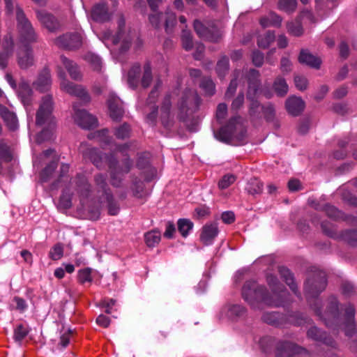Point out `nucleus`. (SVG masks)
I'll return each instance as SVG.
<instances>
[{
  "mask_svg": "<svg viewBox=\"0 0 357 357\" xmlns=\"http://www.w3.org/2000/svg\"><path fill=\"white\" fill-rule=\"evenodd\" d=\"M326 273L315 269L309 273L305 282L304 291L311 307L315 314L324 321L326 325L328 327L337 326L341 324V319L337 298L334 296L328 298V303L324 315L320 311L321 303L319 300L316 299L326 289Z\"/></svg>",
  "mask_w": 357,
  "mask_h": 357,
  "instance_id": "f257e3e1",
  "label": "nucleus"
},
{
  "mask_svg": "<svg viewBox=\"0 0 357 357\" xmlns=\"http://www.w3.org/2000/svg\"><path fill=\"white\" fill-rule=\"evenodd\" d=\"M242 296L254 310H261L262 303L271 307L282 305V300H273L270 297L266 287L259 285L255 281H247L244 284L242 288Z\"/></svg>",
  "mask_w": 357,
  "mask_h": 357,
  "instance_id": "f03ea898",
  "label": "nucleus"
},
{
  "mask_svg": "<svg viewBox=\"0 0 357 357\" xmlns=\"http://www.w3.org/2000/svg\"><path fill=\"white\" fill-rule=\"evenodd\" d=\"M214 134L215 138L220 142L230 144L233 139L243 140L246 134V129L241 122V118L237 116L230 119L226 126Z\"/></svg>",
  "mask_w": 357,
  "mask_h": 357,
  "instance_id": "7ed1b4c3",
  "label": "nucleus"
},
{
  "mask_svg": "<svg viewBox=\"0 0 357 357\" xmlns=\"http://www.w3.org/2000/svg\"><path fill=\"white\" fill-rule=\"evenodd\" d=\"M111 184L116 188L121 186L124 174H128L132 167V161L128 156L122 160V165H119L117 158L110 154L107 157Z\"/></svg>",
  "mask_w": 357,
  "mask_h": 357,
  "instance_id": "20e7f679",
  "label": "nucleus"
},
{
  "mask_svg": "<svg viewBox=\"0 0 357 357\" xmlns=\"http://www.w3.org/2000/svg\"><path fill=\"white\" fill-rule=\"evenodd\" d=\"M201 101L200 97L195 90L185 89L178 102V119L185 120L188 116H192L197 112Z\"/></svg>",
  "mask_w": 357,
  "mask_h": 357,
  "instance_id": "39448f33",
  "label": "nucleus"
},
{
  "mask_svg": "<svg viewBox=\"0 0 357 357\" xmlns=\"http://www.w3.org/2000/svg\"><path fill=\"white\" fill-rule=\"evenodd\" d=\"M16 20L21 45H29L30 43L36 42L37 34L31 22L26 17L22 9L18 6L16 8Z\"/></svg>",
  "mask_w": 357,
  "mask_h": 357,
  "instance_id": "423d86ee",
  "label": "nucleus"
},
{
  "mask_svg": "<svg viewBox=\"0 0 357 357\" xmlns=\"http://www.w3.org/2000/svg\"><path fill=\"white\" fill-rule=\"evenodd\" d=\"M118 24L119 30L116 36L112 37V43L114 45L121 43L119 53L123 54L130 49L132 40L137 38V34L135 30H125V20L123 17L119 18Z\"/></svg>",
  "mask_w": 357,
  "mask_h": 357,
  "instance_id": "0eeeda50",
  "label": "nucleus"
},
{
  "mask_svg": "<svg viewBox=\"0 0 357 357\" xmlns=\"http://www.w3.org/2000/svg\"><path fill=\"white\" fill-rule=\"evenodd\" d=\"M276 357H310V353L305 348L288 341H280L275 349Z\"/></svg>",
  "mask_w": 357,
  "mask_h": 357,
  "instance_id": "6e6552de",
  "label": "nucleus"
},
{
  "mask_svg": "<svg viewBox=\"0 0 357 357\" xmlns=\"http://www.w3.org/2000/svg\"><path fill=\"white\" fill-rule=\"evenodd\" d=\"M53 109V102L51 96L47 95L43 98L42 102L36 112V123L37 126H43L47 123L50 127L54 126L52 116Z\"/></svg>",
  "mask_w": 357,
  "mask_h": 357,
  "instance_id": "1a4fd4ad",
  "label": "nucleus"
},
{
  "mask_svg": "<svg viewBox=\"0 0 357 357\" xmlns=\"http://www.w3.org/2000/svg\"><path fill=\"white\" fill-rule=\"evenodd\" d=\"M195 31L199 37L213 43H218L222 36V31L215 26L207 27L200 20L193 23Z\"/></svg>",
  "mask_w": 357,
  "mask_h": 357,
  "instance_id": "9d476101",
  "label": "nucleus"
},
{
  "mask_svg": "<svg viewBox=\"0 0 357 357\" xmlns=\"http://www.w3.org/2000/svg\"><path fill=\"white\" fill-rule=\"evenodd\" d=\"M316 210L324 211L326 215L334 220L347 221L350 224H357V218L353 215H347L342 211H340L335 206L326 204L324 205H317L315 206Z\"/></svg>",
  "mask_w": 357,
  "mask_h": 357,
  "instance_id": "9b49d317",
  "label": "nucleus"
},
{
  "mask_svg": "<svg viewBox=\"0 0 357 357\" xmlns=\"http://www.w3.org/2000/svg\"><path fill=\"white\" fill-rule=\"evenodd\" d=\"M54 43L61 48L75 50L82 46V37L77 33H68L56 38Z\"/></svg>",
  "mask_w": 357,
  "mask_h": 357,
  "instance_id": "f8f14e48",
  "label": "nucleus"
},
{
  "mask_svg": "<svg viewBox=\"0 0 357 357\" xmlns=\"http://www.w3.org/2000/svg\"><path fill=\"white\" fill-rule=\"evenodd\" d=\"M75 110L74 119L75 123L84 129H93L98 126L97 119L89 114L84 109H77L75 105H73Z\"/></svg>",
  "mask_w": 357,
  "mask_h": 357,
  "instance_id": "ddd939ff",
  "label": "nucleus"
},
{
  "mask_svg": "<svg viewBox=\"0 0 357 357\" xmlns=\"http://www.w3.org/2000/svg\"><path fill=\"white\" fill-rule=\"evenodd\" d=\"M71 185L77 193L82 202L88 198L91 192V185L84 175L77 174L71 182Z\"/></svg>",
  "mask_w": 357,
  "mask_h": 357,
  "instance_id": "4468645a",
  "label": "nucleus"
},
{
  "mask_svg": "<svg viewBox=\"0 0 357 357\" xmlns=\"http://www.w3.org/2000/svg\"><path fill=\"white\" fill-rule=\"evenodd\" d=\"M61 88L70 95L78 97L84 102H89L91 100L89 93L81 85L68 81H63L61 83Z\"/></svg>",
  "mask_w": 357,
  "mask_h": 357,
  "instance_id": "2eb2a0df",
  "label": "nucleus"
},
{
  "mask_svg": "<svg viewBox=\"0 0 357 357\" xmlns=\"http://www.w3.org/2000/svg\"><path fill=\"white\" fill-rule=\"evenodd\" d=\"M100 208L105 209L109 215H117L120 211V204L115 199L112 192L98 199Z\"/></svg>",
  "mask_w": 357,
  "mask_h": 357,
  "instance_id": "dca6fc26",
  "label": "nucleus"
},
{
  "mask_svg": "<svg viewBox=\"0 0 357 357\" xmlns=\"http://www.w3.org/2000/svg\"><path fill=\"white\" fill-rule=\"evenodd\" d=\"M266 281L273 291V295L270 296V297L275 301L282 300L283 305L284 303V298L288 294L285 290V287L279 282L275 276L271 274L267 275Z\"/></svg>",
  "mask_w": 357,
  "mask_h": 357,
  "instance_id": "f3484780",
  "label": "nucleus"
},
{
  "mask_svg": "<svg viewBox=\"0 0 357 357\" xmlns=\"http://www.w3.org/2000/svg\"><path fill=\"white\" fill-rule=\"evenodd\" d=\"M3 51L0 52V67L6 68L8 65V59L13 54L14 42L10 33L6 34L2 42Z\"/></svg>",
  "mask_w": 357,
  "mask_h": 357,
  "instance_id": "a211bd4d",
  "label": "nucleus"
},
{
  "mask_svg": "<svg viewBox=\"0 0 357 357\" xmlns=\"http://www.w3.org/2000/svg\"><path fill=\"white\" fill-rule=\"evenodd\" d=\"M354 316L355 308L354 305L349 304L344 310V325L345 326V334L350 337H353L356 333Z\"/></svg>",
  "mask_w": 357,
  "mask_h": 357,
  "instance_id": "6ab92c4d",
  "label": "nucleus"
},
{
  "mask_svg": "<svg viewBox=\"0 0 357 357\" xmlns=\"http://www.w3.org/2000/svg\"><path fill=\"white\" fill-rule=\"evenodd\" d=\"M17 63L22 69H27L33 64L32 49L29 45H20L19 47Z\"/></svg>",
  "mask_w": 357,
  "mask_h": 357,
  "instance_id": "aec40b11",
  "label": "nucleus"
},
{
  "mask_svg": "<svg viewBox=\"0 0 357 357\" xmlns=\"http://www.w3.org/2000/svg\"><path fill=\"white\" fill-rule=\"evenodd\" d=\"M83 158L91 161L97 168L104 167L103 153L93 147H82Z\"/></svg>",
  "mask_w": 357,
  "mask_h": 357,
  "instance_id": "412c9836",
  "label": "nucleus"
},
{
  "mask_svg": "<svg viewBox=\"0 0 357 357\" xmlns=\"http://www.w3.org/2000/svg\"><path fill=\"white\" fill-rule=\"evenodd\" d=\"M36 17L40 22L50 31H56L60 28V23L52 15L45 10H37Z\"/></svg>",
  "mask_w": 357,
  "mask_h": 357,
  "instance_id": "4be33fe9",
  "label": "nucleus"
},
{
  "mask_svg": "<svg viewBox=\"0 0 357 357\" xmlns=\"http://www.w3.org/2000/svg\"><path fill=\"white\" fill-rule=\"evenodd\" d=\"M259 71L251 68L249 70L247 75V79L248 83V90L247 93V98H251V96H255L259 91L261 86Z\"/></svg>",
  "mask_w": 357,
  "mask_h": 357,
  "instance_id": "5701e85b",
  "label": "nucleus"
},
{
  "mask_svg": "<svg viewBox=\"0 0 357 357\" xmlns=\"http://www.w3.org/2000/svg\"><path fill=\"white\" fill-rule=\"evenodd\" d=\"M107 103L110 117L114 121H120L124 113L120 99L116 96L110 94L107 100Z\"/></svg>",
  "mask_w": 357,
  "mask_h": 357,
  "instance_id": "b1692460",
  "label": "nucleus"
},
{
  "mask_svg": "<svg viewBox=\"0 0 357 357\" xmlns=\"http://www.w3.org/2000/svg\"><path fill=\"white\" fill-rule=\"evenodd\" d=\"M307 335L309 338L314 341L323 342L327 346L335 347V342L333 339L328 336L325 332L321 331L316 326L311 327L307 332Z\"/></svg>",
  "mask_w": 357,
  "mask_h": 357,
  "instance_id": "393cba45",
  "label": "nucleus"
},
{
  "mask_svg": "<svg viewBox=\"0 0 357 357\" xmlns=\"http://www.w3.org/2000/svg\"><path fill=\"white\" fill-rule=\"evenodd\" d=\"M93 181L95 183V190L96 192L97 199L100 197H104L112 191L107 182V176L103 174H97L93 176Z\"/></svg>",
  "mask_w": 357,
  "mask_h": 357,
  "instance_id": "a878e982",
  "label": "nucleus"
},
{
  "mask_svg": "<svg viewBox=\"0 0 357 357\" xmlns=\"http://www.w3.org/2000/svg\"><path fill=\"white\" fill-rule=\"evenodd\" d=\"M218 234V228L216 223L206 224L202 227L200 234V241L205 245L212 243Z\"/></svg>",
  "mask_w": 357,
  "mask_h": 357,
  "instance_id": "bb28decb",
  "label": "nucleus"
},
{
  "mask_svg": "<svg viewBox=\"0 0 357 357\" xmlns=\"http://www.w3.org/2000/svg\"><path fill=\"white\" fill-rule=\"evenodd\" d=\"M52 84V79L50 70L47 68H43L39 73L36 81L33 83L36 90L40 92L48 91Z\"/></svg>",
  "mask_w": 357,
  "mask_h": 357,
  "instance_id": "cd10ccee",
  "label": "nucleus"
},
{
  "mask_svg": "<svg viewBox=\"0 0 357 357\" xmlns=\"http://www.w3.org/2000/svg\"><path fill=\"white\" fill-rule=\"evenodd\" d=\"M285 107L289 114L298 116L305 108V102L301 98L290 97L285 102Z\"/></svg>",
  "mask_w": 357,
  "mask_h": 357,
  "instance_id": "c85d7f7f",
  "label": "nucleus"
},
{
  "mask_svg": "<svg viewBox=\"0 0 357 357\" xmlns=\"http://www.w3.org/2000/svg\"><path fill=\"white\" fill-rule=\"evenodd\" d=\"M0 116L9 130H15L17 128L18 120L15 114L3 105H0Z\"/></svg>",
  "mask_w": 357,
  "mask_h": 357,
  "instance_id": "c756f323",
  "label": "nucleus"
},
{
  "mask_svg": "<svg viewBox=\"0 0 357 357\" xmlns=\"http://www.w3.org/2000/svg\"><path fill=\"white\" fill-rule=\"evenodd\" d=\"M298 61L315 69H319L321 64V59L312 54L307 50H301Z\"/></svg>",
  "mask_w": 357,
  "mask_h": 357,
  "instance_id": "7c9ffc66",
  "label": "nucleus"
},
{
  "mask_svg": "<svg viewBox=\"0 0 357 357\" xmlns=\"http://www.w3.org/2000/svg\"><path fill=\"white\" fill-rule=\"evenodd\" d=\"M279 273L282 279L289 287L291 290L298 297L301 296V293L298 291V286L294 282V277L292 273L286 267H279Z\"/></svg>",
  "mask_w": 357,
  "mask_h": 357,
  "instance_id": "2f4dec72",
  "label": "nucleus"
},
{
  "mask_svg": "<svg viewBox=\"0 0 357 357\" xmlns=\"http://www.w3.org/2000/svg\"><path fill=\"white\" fill-rule=\"evenodd\" d=\"M61 61L68 70L70 77L75 80H79L82 77L79 67L73 61L68 59L63 55L60 56Z\"/></svg>",
  "mask_w": 357,
  "mask_h": 357,
  "instance_id": "473e14b6",
  "label": "nucleus"
},
{
  "mask_svg": "<svg viewBox=\"0 0 357 357\" xmlns=\"http://www.w3.org/2000/svg\"><path fill=\"white\" fill-rule=\"evenodd\" d=\"M91 18L98 22H103L109 20L107 7L105 4H98L91 10Z\"/></svg>",
  "mask_w": 357,
  "mask_h": 357,
  "instance_id": "72a5a7b5",
  "label": "nucleus"
},
{
  "mask_svg": "<svg viewBox=\"0 0 357 357\" xmlns=\"http://www.w3.org/2000/svg\"><path fill=\"white\" fill-rule=\"evenodd\" d=\"M282 21V19L280 16L274 12H270L267 15L263 16L260 18L259 23L264 28L268 26L280 27Z\"/></svg>",
  "mask_w": 357,
  "mask_h": 357,
  "instance_id": "f704fd0d",
  "label": "nucleus"
},
{
  "mask_svg": "<svg viewBox=\"0 0 357 357\" xmlns=\"http://www.w3.org/2000/svg\"><path fill=\"white\" fill-rule=\"evenodd\" d=\"M140 73L141 66L139 63L132 65L128 73V84L134 89L138 86Z\"/></svg>",
  "mask_w": 357,
  "mask_h": 357,
  "instance_id": "c9c22d12",
  "label": "nucleus"
},
{
  "mask_svg": "<svg viewBox=\"0 0 357 357\" xmlns=\"http://www.w3.org/2000/svg\"><path fill=\"white\" fill-rule=\"evenodd\" d=\"M229 70V57L223 55L218 61L215 66V72L220 79H224Z\"/></svg>",
  "mask_w": 357,
  "mask_h": 357,
  "instance_id": "e433bc0d",
  "label": "nucleus"
},
{
  "mask_svg": "<svg viewBox=\"0 0 357 357\" xmlns=\"http://www.w3.org/2000/svg\"><path fill=\"white\" fill-rule=\"evenodd\" d=\"M130 178L132 181L130 189L133 196L137 198L143 197L146 195L144 182L140 178L133 175H132Z\"/></svg>",
  "mask_w": 357,
  "mask_h": 357,
  "instance_id": "4c0bfd02",
  "label": "nucleus"
},
{
  "mask_svg": "<svg viewBox=\"0 0 357 357\" xmlns=\"http://www.w3.org/2000/svg\"><path fill=\"white\" fill-rule=\"evenodd\" d=\"M144 238L149 248H154L159 244L161 240V233L158 229H153L146 232Z\"/></svg>",
  "mask_w": 357,
  "mask_h": 357,
  "instance_id": "58836bf2",
  "label": "nucleus"
},
{
  "mask_svg": "<svg viewBox=\"0 0 357 357\" xmlns=\"http://www.w3.org/2000/svg\"><path fill=\"white\" fill-rule=\"evenodd\" d=\"M261 320L269 325L278 326L283 323L284 317L279 312H265L261 317Z\"/></svg>",
  "mask_w": 357,
  "mask_h": 357,
  "instance_id": "ea45409f",
  "label": "nucleus"
},
{
  "mask_svg": "<svg viewBox=\"0 0 357 357\" xmlns=\"http://www.w3.org/2000/svg\"><path fill=\"white\" fill-rule=\"evenodd\" d=\"M32 90L28 83L21 82L19 86L18 93L24 105H29L31 102Z\"/></svg>",
  "mask_w": 357,
  "mask_h": 357,
  "instance_id": "a19ab883",
  "label": "nucleus"
},
{
  "mask_svg": "<svg viewBox=\"0 0 357 357\" xmlns=\"http://www.w3.org/2000/svg\"><path fill=\"white\" fill-rule=\"evenodd\" d=\"M321 227L323 233L327 236L335 240L340 239L341 231L338 232L336 227L333 223L328 221H324L321 222Z\"/></svg>",
  "mask_w": 357,
  "mask_h": 357,
  "instance_id": "79ce46f5",
  "label": "nucleus"
},
{
  "mask_svg": "<svg viewBox=\"0 0 357 357\" xmlns=\"http://www.w3.org/2000/svg\"><path fill=\"white\" fill-rule=\"evenodd\" d=\"M255 96H251V98H248L250 103L249 105V115L252 120H257L261 118V105L259 102L255 99Z\"/></svg>",
  "mask_w": 357,
  "mask_h": 357,
  "instance_id": "37998d69",
  "label": "nucleus"
},
{
  "mask_svg": "<svg viewBox=\"0 0 357 357\" xmlns=\"http://www.w3.org/2000/svg\"><path fill=\"white\" fill-rule=\"evenodd\" d=\"M275 35L274 31H268L264 35L257 37V45L259 47L266 49L275 40Z\"/></svg>",
  "mask_w": 357,
  "mask_h": 357,
  "instance_id": "c03bdc74",
  "label": "nucleus"
},
{
  "mask_svg": "<svg viewBox=\"0 0 357 357\" xmlns=\"http://www.w3.org/2000/svg\"><path fill=\"white\" fill-rule=\"evenodd\" d=\"M341 241H344L352 246L357 245V230L346 229L341 231Z\"/></svg>",
  "mask_w": 357,
  "mask_h": 357,
  "instance_id": "a18cd8bd",
  "label": "nucleus"
},
{
  "mask_svg": "<svg viewBox=\"0 0 357 357\" xmlns=\"http://www.w3.org/2000/svg\"><path fill=\"white\" fill-rule=\"evenodd\" d=\"M165 29L167 34L173 32L174 27L176 24V14L169 10L165 12Z\"/></svg>",
  "mask_w": 357,
  "mask_h": 357,
  "instance_id": "49530a36",
  "label": "nucleus"
},
{
  "mask_svg": "<svg viewBox=\"0 0 357 357\" xmlns=\"http://www.w3.org/2000/svg\"><path fill=\"white\" fill-rule=\"evenodd\" d=\"M273 89L279 96H284L288 91V85L284 78L278 77L273 83Z\"/></svg>",
  "mask_w": 357,
  "mask_h": 357,
  "instance_id": "de8ad7c7",
  "label": "nucleus"
},
{
  "mask_svg": "<svg viewBox=\"0 0 357 357\" xmlns=\"http://www.w3.org/2000/svg\"><path fill=\"white\" fill-rule=\"evenodd\" d=\"M161 86L162 81L160 79H158L146 98V105L147 106L152 104L155 105L159 96V89Z\"/></svg>",
  "mask_w": 357,
  "mask_h": 357,
  "instance_id": "09e8293b",
  "label": "nucleus"
},
{
  "mask_svg": "<svg viewBox=\"0 0 357 357\" xmlns=\"http://www.w3.org/2000/svg\"><path fill=\"white\" fill-rule=\"evenodd\" d=\"M181 44L183 48L186 51H190L193 47L192 35L189 30L183 29L181 36Z\"/></svg>",
  "mask_w": 357,
  "mask_h": 357,
  "instance_id": "8fccbe9b",
  "label": "nucleus"
},
{
  "mask_svg": "<svg viewBox=\"0 0 357 357\" xmlns=\"http://www.w3.org/2000/svg\"><path fill=\"white\" fill-rule=\"evenodd\" d=\"M153 80L151 68L149 63L144 64L143 75L141 79V85L144 89L148 88Z\"/></svg>",
  "mask_w": 357,
  "mask_h": 357,
  "instance_id": "3c124183",
  "label": "nucleus"
},
{
  "mask_svg": "<svg viewBox=\"0 0 357 357\" xmlns=\"http://www.w3.org/2000/svg\"><path fill=\"white\" fill-rule=\"evenodd\" d=\"M199 86L204 91L206 95L211 96L215 92V85L210 77H203Z\"/></svg>",
  "mask_w": 357,
  "mask_h": 357,
  "instance_id": "603ef678",
  "label": "nucleus"
},
{
  "mask_svg": "<svg viewBox=\"0 0 357 357\" xmlns=\"http://www.w3.org/2000/svg\"><path fill=\"white\" fill-rule=\"evenodd\" d=\"M178 230L183 237L188 235L189 231L193 227V223L188 219H179L177 222Z\"/></svg>",
  "mask_w": 357,
  "mask_h": 357,
  "instance_id": "864d4df0",
  "label": "nucleus"
},
{
  "mask_svg": "<svg viewBox=\"0 0 357 357\" xmlns=\"http://www.w3.org/2000/svg\"><path fill=\"white\" fill-rule=\"evenodd\" d=\"M57 167V161L51 162L40 173L41 182L48 181Z\"/></svg>",
  "mask_w": 357,
  "mask_h": 357,
  "instance_id": "5fc2aeb1",
  "label": "nucleus"
},
{
  "mask_svg": "<svg viewBox=\"0 0 357 357\" xmlns=\"http://www.w3.org/2000/svg\"><path fill=\"white\" fill-rule=\"evenodd\" d=\"M84 59L94 70L100 71L101 70L102 62L98 56L89 52L84 56Z\"/></svg>",
  "mask_w": 357,
  "mask_h": 357,
  "instance_id": "6e6d98bb",
  "label": "nucleus"
},
{
  "mask_svg": "<svg viewBox=\"0 0 357 357\" xmlns=\"http://www.w3.org/2000/svg\"><path fill=\"white\" fill-rule=\"evenodd\" d=\"M131 128L129 124L124 123L115 129L114 135L119 139H125L130 136Z\"/></svg>",
  "mask_w": 357,
  "mask_h": 357,
  "instance_id": "4d7b16f0",
  "label": "nucleus"
},
{
  "mask_svg": "<svg viewBox=\"0 0 357 357\" xmlns=\"http://www.w3.org/2000/svg\"><path fill=\"white\" fill-rule=\"evenodd\" d=\"M247 190L248 193L252 195H259L263 191V183L257 178L251 179Z\"/></svg>",
  "mask_w": 357,
  "mask_h": 357,
  "instance_id": "13d9d810",
  "label": "nucleus"
},
{
  "mask_svg": "<svg viewBox=\"0 0 357 357\" xmlns=\"http://www.w3.org/2000/svg\"><path fill=\"white\" fill-rule=\"evenodd\" d=\"M297 6V0H279L278 8L287 13L294 12Z\"/></svg>",
  "mask_w": 357,
  "mask_h": 357,
  "instance_id": "bf43d9fd",
  "label": "nucleus"
},
{
  "mask_svg": "<svg viewBox=\"0 0 357 357\" xmlns=\"http://www.w3.org/2000/svg\"><path fill=\"white\" fill-rule=\"evenodd\" d=\"M108 132L109 131L107 129L98 130L93 133L89 134L88 138L90 139L97 138L105 144H108L110 142L109 137H108Z\"/></svg>",
  "mask_w": 357,
  "mask_h": 357,
  "instance_id": "052dcab7",
  "label": "nucleus"
},
{
  "mask_svg": "<svg viewBox=\"0 0 357 357\" xmlns=\"http://www.w3.org/2000/svg\"><path fill=\"white\" fill-rule=\"evenodd\" d=\"M91 271L92 269L90 268H86L79 270L77 274L78 282L82 284H84L85 282L91 283L93 281Z\"/></svg>",
  "mask_w": 357,
  "mask_h": 357,
  "instance_id": "680f3d73",
  "label": "nucleus"
},
{
  "mask_svg": "<svg viewBox=\"0 0 357 357\" xmlns=\"http://www.w3.org/2000/svg\"><path fill=\"white\" fill-rule=\"evenodd\" d=\"M63 255V245L61 243L55 244L49 252V257L54 261L60 259Z\"/></svg>",
  "mask_w": 357,
  "mask_h": 357,
  "instance_id": "e2e57ef3",
  "label": "nucleus"
},
{
  "mask_svg": "<svg viewBox=\"0 0 357 357\" xmlns=\"http://www.w3.org/2000/svg\"><path fill=\"white\" fill-rule=\"evenodd\" d=\"M245 308L240 305H231L228 307V316L231 318L240 317L245 314Z\"/></svg>",
  "mask_w": 357,
  "mask_h": 357,
  "instance_id": "0e129e2a",
  "label": "nucleus"
},
{
  "mask_svg": "<svg viewBox=\"0 0 357 357\" xmlns=\"http://www.w3.org/2000/svg\"><path fill=\"white\" fill-rule=\"evenodd\" d=\"M59 204V207L63 208L64 209H68L71 207V194L70 193L69 189H66L63 190V194L60 197Z\"/></svg>",
  "mask_w": 357,
  "mask_h": 357,
  "instance_id": "69168bd1",
  "label": "nucleus"
},
{
  "mask_svg": "<svg viewBox=\"0 0 357 357\" xmlns=\"http://www.w3.org/2000/svg\"><path fill=\"white\" fill-rule=\"evenodd\" d=\"M287 28L288 32L294 36H300L303 34V27L299 22H291L287 23Z\"/></svg>",
  "mask_w": 357,
  "mask_h": 357,
  "instance_id": "338daca9",
  "label": "nucleus"
},
{
  "mask_svg": "<svg viewBox=\"0 0 357 357\" xmlns=\"http://www.w3.org/2000/svg\"><path fill=\"white\" fill-rule=\"evenodd\" d=\"M261 109L267 121H273L275 116V109L273 104L268 102L265 105H262Z\"/></svg>",
  "mask_w": 357,
  "mask_h": 357,
  "instance_id": "774afa93",
  "label": "nucleus"
}]
</instances>
